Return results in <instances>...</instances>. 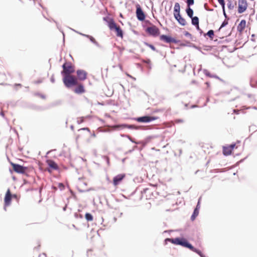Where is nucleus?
<instances>
[{
	"mask_svg": "<svg viewBox=\"0 0 257 257\" xmlns=\"http://www.w3.org/2000/svg\"><path fill=\"white\" fill-rule=\"evenodd\" d=\"M106 21L107 23V26L110 30L114 31L117 37L122 38L123 31L120 28V26L117 25L112 19H110Z\"/></svg>",
	"mask_w": 257,
	"mask_h": 257,
	"instance_id": "obj_1",
	"label": "nucleus"
},
{
	"mask_svg": "<svg viewBox=\"0 0 257 257\" xmlns=\"http://www.w3.org/2000/svg\"><path fill=\"white\" fill-rule=\"evenodd\" d=\"M180 10V4L178 3H176L174 5L173 12L174 18L180 25L184 26L187 24V22L186 20L181 17Z\"/></svg>",
	"mask_w": 257,
	"mask_h": 257,
	"instance_id": "obj_2",
	"label": "nucleus"
},
{
	"mask_svg": "<svg viewBox=\"0 0 257 257\" xmlns=\"http://www.w3.org/2000/svg\"><path fill=\"white\" fill-rule=\"evenodd\" d=\"M63 82L65 86L68 88L78 84L77 78L71 74L63 76Z\"/></svg>",
	"mask_w": 257,
	"mask_h": 257,
	"instance_id": "obj_3",
	"label": "nucleus"
},
{
	"mask_svg": "<svg viewBox=\"0 0 257 257\" xmlns=\"http://www.w3.org/2000/svg\"><path fill=\"white\" fill-rule=\"evenodd\" d=\"M177 245H180L182 246L187 247L192 251L195 252L196 253L198 254L200 256H202L201 251L194 247L191 244L188 242L187 240L186 239L184 238H178Z\"/></svg>",
	"mask_w": 257,
	"mask_h": 257,
	"instance_id": "obj_4",
	"label": "nucleus"
},
{
	"mask_svg": "<svg viewBox=\"0 0 257 257\" xmlns=\"http://www.w3.org/2000/svg\"><path fill=\"white\" fill-rule=\"evenodd\" d=\"M63 70L61 72L63 76L71 75L72 73H74L75 71L74 67L71 63L70 62H66L65 63L63 66Z\"/></svg>",
	"mask_w": 257,
	"mask_h": 257,
	"instance_id": "obj_5",
	"label": "nucleus"
},
{
	"mask_svg": "<svg viewBox=\"0 0 257 257\" xmlns=\"http://www.w3.org/2000/svg\"><path fill=\"white\" fill-rule=\"evenodd\" d=\"M158 116L146 115L139 117L136 118V120L139 122H149L158 119Z\"/></svg>",
	"mask_w": 257,
	"mask_h": 257,
	"instance_id": "obj_6",
	"label": "nucleus"
},
{
	"mask_svg": "<svg viewBox=\"0 0 257 257\" xmlns=\"http://www.w3.org/2000/svg\"><path fill=\"white\" fill-rule=\"evenodd\" d=\"M14 171L19 174H25L28 170V167L21 166L19 164L11 163Z\"/></svg>",
	"mask_w": 257,
	"mask_h": 257,
	"instance_id": "obj_7",
	"label": "nucleus"
},
{
	"mask_svg": "<svg viewBox=\"0 0 257 257\" xmlns=\"http://www.w3.org/2000/svg\"><path fill=\"white\" fill-rule=\"evenodd\" d=\"M146 32L149 35L154 37H157L160 34V30L155 25L148 27L146 30Z\"/></svg>",
	"mask_w": 257,
	"mask_h": 257,
	"instance_id": "obj_8",
	"label": "nucleus"
},
{
	"mask_svg": "<svg viewBox=\"0 0 257 257\" xmlns=\"http://www.w3.org/2000/svg\"><path fill=\"white\" fill-rule=\"evenodd\" d=\"M79 132V134L78 135V137H86L87 136L90 135L92 137H95V134L94 132L91 133L88 127H84L80 128L78 130Z\"/></svg>",
	"mask_w": 257,
	"mask_h": 257,
	"instance_id": "obj_9",
	"label": "nucleus"
},
{
	"mask_svg": "<svg viewBox=\"0 0 257 257\" xmlns=\"http://www.w3.org/2000/svg\"><path fill=\"white\" fill-rule=\"evenodd\" d=\"M136 7V16L138 19L141 21H143L145 19V15L144 12L143 11L140 5L137 4Z\"/></svg>",
	"mask_w": 257,
	"mask_h": 257,
	"instance_id": "obj_10",
	"label": "nucleus"
},
{
	"mask_svg": "<svg viewBox=\"0 0 257 257\" xmlns=\"http://www.w3.org/2000/svg\"><path fill=\"white\" fill-rule=\"evenodd\" d=\"M247 4L246 0H238V12L243 13L247 9Z\"/></svg>",
	"mask_w": 257,
	"mask_h": 257,
	"instance_id": "obj_11",
	"label": "nucleus"
},
{
	"mask_svg": "<svg viewBox=\"0 0 257 257\" xmlns=\"http://www.w3.org/2000/svg\"><path fill=\"white\" fill-rule=\"evenodd\" d=\"M12 198V195L11 194V191L10 189H8L7 191V192L5 195V197L4 198V202H5V208L6 207L9 206L11 204V200Z\"/></svg>",
	"mask_w": 257,
	"mask_h": 257,
	"instance_id": "obj_12",
	"label": "nucleus"
},
{
	"mask_svg": "<svg viewBox=\"0 0 257 257\" xmlns=\"http://www.w3.org/2000/svg\"><path fill=\"white\" fill-rule=\"evenodd\" d=\"M77 80L84 81L87 78V73L83 70H78L76 72Z\"/></svg>",
	"mask_w": 257,
	"mask_h": 257,
	"instance_id": "obj_13",
	"label": "nucleus"
},
{
	"mask_svg": "<svg viewBox=\"0 0 257 257\" xmlns=\"http://www.w3.org/2000/svg\"><path fill=\"white\" fill-rule=\"evenodd\" d=\"M246 28V22L244 20H241L237 26V30L240 34L243 33Z\"/></svg>",
	"mask_w": 257,
	"mask_h": 257,
	"instance_id": "obj_14",
	"label": "nucleus"
},
{
	"mask_svg": "<svg viewBox=\"0 0 257 257\" xmlns=\"http://www.w3.org/2000/svg\"><path fill=\"white\" fill-rule=\"evenodd\" d=\"M125 175L124 174H118L115 177H114L113 179V184L116 186L118 185L120 182L125 177Z\"/></svg>",
	"mask_w": 257,
	"mask_h": 257,
	"instance_id": "obj_15",
	"label": "nucleus"
},
{
	"mask_svg": "<svg viewBox=\"0 0 257 257\" xmlns=\"http://www.w3.org/2000/svg\"><path fill=\"white\" fill-rule=\"evenodd\" d=\"M76 87L74 89V92L77 94H81L85 92L84 86L81 83H79L76 85Z\"/></svg>",
	"mask_w": 257,
	"mask_h": 257,
	"instance_id": "obj_16",
	"label": "nucleus"
},
{
	"mask_svg": "<svg viewBox=\"0 0 257 257\" xmlns=\"http://www.w3.org/2000/svg\"><path fill=\"white\" fill-rule=\"evenodd\" d=\"M46 163L48 166L54 170H56L58 169V166L57 164L52 160H48L46 161Z\"/></svg>",
	"mask_w": 257,
	"mask_h": 257,
	"instance_id": "obj_17",
	"label": "nucleus"
},
{
	"mask_svg": "<svg viewBox=\"0 0 257 257\" xmlns=\"http://www.w3.org/2000/svg\"><path fill=\"white\" fill-rule=\"evenodd\" d=\"M160 39L161 40L163 41L166 43H170L175 42V40L173 38L165 35H161L160 37Z\"/></svg>",
	"mask_w": 257,
	"mask_h": 257,
	"instance_id": "obj_18",
	"label": "nucleus"
},
{
	"mask_svg": "<svg viewBox=\"0 0 257 257\" xmlns=\"http://www.w3.org/2000/svg\"><path fill=\"white\" fill-rule=\"evenodd\" d=\"M87 185V184L82 180H79L78 183V188L82 191L87 190V189L86 188H84L83 187L85 186H86Z\"/></svg>",
	"mask_w": 257,
	"mask_h": 257,
	"instance_id": "obj_19",
	"label": "nucleus"
},
{
	"mask_svg": "<svg viewBox=\"0 0 257 257\" xmlns=\"http://www.w3.org/2000/svg\"><path fill=\"white\" fill-rule=\"evenodd\" d=\"M232 150L229 146L224 147L223 148V153L225 156L229 155L232 153Z\"/></svg>",
	"mask_w": 257,
	"mask_h": 257,
	"instance_id": "obj_20",
	"label": "nucleus"
},
{
	"mask_svg": "<svg viewBox=\"0 0 257 257\" xmlns=\"http://www.w3.org/2000/svg\"><path fill=\"white\" fill-rule=\"evenodd\" d=\"M186 12L188 17H189L190 18L193 17V11L191 8H190V7H188L186 10Z\"/></svg>",
	"mask_w": 257,
	"mask_h": 257,
	"instance_id": "obj_21",
	"label": "nucleus"
},
{
	"mask_svg": "<svg viewBox=\"0 0 257 257\" xmlns=\"http://www.w3.org/2000/svg\"><path fill=\"white\" fill-rule=\"evenodd\" d=\"M192 25L198 26L199 24V19L197 17H193L191 18Z\"/></svg>",
	"mask_w": 257,
	"mask_h": 257,
	"instance_id": "obj_22",
	"label": "nucleus"
},
{
	"mask_svg": "<svg viewBox=\"0 0 257 257\" xmlns=\"http://www.w3.org/2000/svg\"><path fill=\"white\" fill-rule=\"evenodd\" d=\"M178 238H166L165 239V241L167 242V241H170L171 242H172V243L174 244H176L177 245L178 244Z\"/></svg>",
	"mask_w": 257,
	"mask_h": 257,
	"instance_id": "obj_23",
	"label": "nucleus"
},
{
	"mask_svg": "<svg viewBox=\"0 0 257 257\" xmlns=\"http://www.w3.org/2000/svg\"><path fill=\"white\" fill-rule=\"evenodd\" d=\"M199 214V210L198 208H195L194 210L193 213L191 216V219L192 220H194L196 217Z\"/></svg>",
	"mask_w": 257,
	"mask_h": 257,
	"instance_id": "obj_24",
	"label": "nucleus"
},
{
	"mask_svg": "<svg viewBox=\"0 0 257 257\" xmlns=\"http://www.w3.org/2000/svg\"><path fill=\"white\" fill-rule=\"evenodd\" d=\"M85 219L88 221H92L93 218L92 215L89 213H86L85 215Z\"/></svg>",
	"mask_w": 257,
	"mask_h": 257,
	"instance_id": "obj_25",
	"label": "nucleus"
},
{
	"mask_svg": "<svg viewBox=\"0 0 257 257\" xmlns=\"http://www.w3.org/2000/svg\"><path fill=\"white\" fill-rule=\"evenodd\" d=\"M207 35L209 36L211 39H213V36H214V31L212 30H209L207 33Z\"/></svg>",
	"mask_w": 257,
	"mask_h": 257,
	"instance_id": "obj_26",
	"label": "nucleus"
},
{
	"mask_svg": "<svg viewBox=\"0 0 257 257\" xmlns=\"http://www.w3.org/2000/svg\"><path fill=\"white\" fill-rule=\"evenodd\" d=\"M187 4L188 7H190L191 6L193 5L194 3V0H187Z\"/></svg>",
	"mask_w": 257,
	"mask_h": 257,
	"instance_id": "obj_27",
	"label": "nucleus"
},
{
	"mask_svg": "<svg viewBox=\"0 0 257 257\" xmlns=\"http://www.w3.org/2000/svg\"><path fill=\"white\" fill-rule=\"evenodd\" d=\"M145 44L146 46H148L149 47H150V48L152 50H153V51H156V49L155 47L153 45H152V44H149V43H145Z\"/></svg>",
	"mask_w": 257,
	"mask_h": 257,
	"instance_id": "obj_28",
	"label": "nucleus"
},
{
	"mask_svg": "<svg viewBox=\"0 0 257 257\" xmlns=\"http://www.w3.org/2000/svg\"><path fill=\"white\" fill-rule=\"evenodd\" d=\"M218 3L220 4V5L222 6L223 10H224V7H225V2L224 0H217Z\"/></svg>",
	"mask_w": 257,
	"mask_h": 257,
	"instance_id": "obj_29",
	"label": "nucleus"
},
{
	"mask_svg": "<svg viewBox=\"0 0 257 257\" xmlns=\"http://www.w3.org/2000/svg\"><path fill=\"white\" fill-rule=\"evenodd\" d=\"M86 36L90 39V40L92 42H93V43H96V40H95V39L93 37H92L91 36H89V35H87Z\"/></svg>",
	"mask_w": 257,
	"mask_h": 257,
	"instance_id": "obj_30",
	"label": "nucleus"
},
{
	"mask_svg": "<svg viewBox=\"0 0 257 257\" xmlns=\"http://www.w3.org/2000/svg\"><path fill=\"white\" fill-rule=\"evenodd\" d=\"M227 24H228V22H227V21H225H225L222 23V25H221L220 27V28H219V30H221V29L222 28H223V27H224L225 26L227 25Z\"/></svg>",
	"mask_w": 257,
	"mask_h": 257,
	"instance_id": "obj_31",
	"label": "nucleus"
},
{
	"mask_svg": "<svg viewBox=\"0 0 257 257\" xmlns=\"http://www.w3.org/2000/svg\"><path fill=\"white\" fill-rule=\"evenodd\" d=\"M58 187L60 189V190H63L64 189V185L62 183H59L58 184Z\"/></svg>",
	"mask_w": 257,
	"mask_h": 257,
	"instance_id": "obj_32",
	"label": "nucleus"
},
{
	"mask_svg": "<svg viewBox=\"0 0 257 257\" xmlns=\"http://www.w3.org/2000/svg\"><path fill=\"white\" fill-rule=\"evenodd\" d=\"M205 74L209 77H210V78H212V77H214L212 75H211L209 72H206L205 73Z\"/></svg>",
	"mask_w": 257,
	"mask_h": 257,
	"instance_id": "obj_33",
	"label": "nucleus"
},
{
	"mask_svg": "<svg viewBox=\"0 0 257 257\" xmlns=\"http://www.w3.org/2000/svg\"><path fill=\"white\" fill-rule=\"evenodd\" d=\"M150 190L148 188H146V189H145L144 190V194H146L147 193H150Z\"/></svg>",
	"mask_w": 257,
	"mask_h": 257,
	"instance_id": "obj_34",
	"label": "nucleus"
},
{
	"mask_svg": "<svg viewBox=\"0 0 257 257\" xmlns=\"http://www.w3.org/2000/svg\"><path fill=\"white\" fill-rule=\"evenodd\" d=\"M235 146V144H231L230 146H229V147L231 148L232 150L234 149Z\"/></svg>",
	"mask_w": 257,
	"mask_h": 257,
	"instance_id": "obj_35",
	"label": "nucleus"
},
{
	"mask_svg": "<svg viewBox=\"0 0 257 257\" xmlns=\"http://www.w3.org/2000/svg\"><path fill=\"white\" fill-rule=\"evenodd\" d=\"M12 198H15V199H16L17 200L19 199V198H18V196H17V195L16 194L12 195Z\"/></svg>",
	"mask_w": 257,
	"mask_h": 257,
	"instance_id": "obj_36",
	"label": "nucleus"
},
{
	"mask_svg": "<svg viewBox=\"0 0 257 257\" xmlns=\"http://www.w3.org/2000/svg\"><path fill=\"white\" fill-rule=\"evenodd\" d=\"M205 84L207 85L208 88L210 87V83L208 82H205Z\"/></svg>",
	"mask_w": 257,
	"mask_h": 257,
	"instance_id": "obj_37",
	"label": "nucleus"
},
{
	"mask_svg": "<svg viewBox=\"0 0 257 257\" xmlns=\"http://www.w3.org/2000/svg\"><path fill=\"white\" fill-rule=\"evenodd\" d=\"M196 208H198V210L199 209V208H200V206H199V201H198V204H197V206H196Z\"/></svg>",
	"mask_w": 257,
	"mask_h": 257,
	"instance_id": "obj_38",
	"label": "nucleus"
},
{
	"mask_svg": "<svg viewBox=\"0 0 257 257\" xmlns=\"http://www.w3.org/2000/svg\"><path fill=\"white\" fill-rule=\"evenodd\" d=\"M176 122H183V120L181 119H177L176 120Z\"/></svg>",
	"mask_w": 257,
	"mask_h": 257,
	"instance_id": "obj_39",
	"label": "nucleus"
},
{
	"mask_svg": "<svg viewBox=\"0 0 257 257\" xmlns=\"http://www.w3.org/2000/svg\"><path fill=\"white\" fill-rule=\"evenodd\" d=\"M15 85L18 86H22L21 84H16Z\"/></svg>",
	"mask_w": 257,
	"mask_h": 257,
	"instance_id": "obj_40",
	"label": "nucleus"
},
{
	"mask_svg": "<svg viewBox=\"0 0 257 257\" xmlns=\"http://www.w3.org/2000/svg\"><path fill=\"white\" fill-rule=\"evenodd\" d=\"M196 28L198 29V30H199V26H198H198H196Z\"/></svg>",
	"mask_w": 257,
	"mask_h": 257,
	"instance_id": "obj_41",
	"label": "nucleus"
},
{
	"mask_svg": "<svg viewBox=\"0 0 257 257\" xmlns=\"http://www.w3.org/2000/svg\"><path fill=\"white\" fill-rule=\"evenodd\" d=\"M73 227H74V228H76L75 225L73 224Z\"/></svg>",
	"mask_w": 257,
	"mask_h": 257,
	"instance_id": "obj_42",
	"label": "nucleus"
},
{
	"mask_svg": "<svg viewBox=\"0 0 257 257\" xmlns=\"http://www.w3.org/2000/svg\"><path fill=\"white\" fill-rule=\"evenodd\" d=\"M201 257H205L204 255L202 253V256Z\"/></svg>",
	"mask_w": 257,
	"mask_h": 257,
	"instance_id": "obj_43",
	"label": "nucleus"
},
{
	"mask_svg": "<svg viewBox=\"0 0 257 257\" xmlns=\"http://www.w3.org/2000/svg\"><path fill=\"white\" fill-rule=\"evenodd\" d=\"M230 7H231V5H229V6H228V8H230Z\"/></svg>",
	"mask_w": 257,
	"mask_h": 257,
	"instance_id": "obj_44",
	"label": "nucleus"
},
{
	"mask_svg": "<svg viewBox=\"0 0 257 257\" xmlns=\"http://www.w3.org/2000/svg\"><path fill=\"white\" fill-rule=\"evenodd\" d=\"M196 105H193V106H192V107H196Z\"/></svg>",
	"mask_w": 257,
	"mask_h": 257,
	"instance_id": "obj_45",
	"label": "nucleus"
}]
</instances>
